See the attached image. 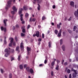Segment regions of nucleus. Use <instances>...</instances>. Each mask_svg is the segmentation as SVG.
I'll return each instance as SVG.
<instances>
[{
    "mask_svg": "<svg viewBox=\"0 0 78 78\" xmlns=\"http://www.w3.org/2000/svg\"><path fill=\"white\" fill-rule=\"evenodd\" d=\"M38 41L39 42H41V41H42V39H41V38H39L38 39Z\"/></svg>",
    "mask_w": 78,
    "mask_h": 78,
    "instance_id": "38",
    "label": "nucleus"
},
{
    "mask_svg": "<svg viewBox=\"0 0 78 78\" xmlns=\"http://www.w3.org/2000/svg\"><path fill=\"white\" fill-rule=\"evenodd\" d=\"M12 9L14 12H17V9L15 6H13Z\"/></svg>",
    "mask_w": 78,
    "mask_h": 78,
    "instance_id": "8",
    "label": "nucleus"
},
{
    "mask_svg": "<svg viewBox=\"0 0 78 78\" xmlns=\"http://www.w3.org/2000/svg\"><path fill=\"white\" fill-rule=\"evenodd\" d=\"M75 8H77V5H75Z\"/></svg>",
    "mask_w": 78,
    "mask_h": 78,
    "instance_id": "53",
    "label": "nucleus"
},
{
    "mask_svg": "<svg viewBox=\"0 0 78 78\" xmlns=\"http://www.w3.org/2000/svg\"><path fill=\"white\" fill-rule=\"evenodd\" d=\"M27 64H25L24 65V67L25 68V67H27Z\"/></svg>",
    "mask_w": 78,
    "mask_h": 78,
    "instance_id": "48",
    "label": "nucleus"
},
{
    "mask_svg": "<svg viewBox=\"0 0 78 78\" xmlns=\"http://www.w3.org/2000/svg\"><path fill=\"white\" fill-rule=\"evenodd\" d=\"M14 12V11H12L11 12V13L12 14H15V12Z\"/></svg>",
    "mask_w": 78,
    "mask_h": 78,
    "instance_id": "31",
    "label": "nucleus"
},
{
    "mask_svg": "<svg viewBox=\"0 0 78 78\" xmlns=\"http://www.w3.org/2000/svg\"><path fill=\"white\" fill-rule=\"evenodd\" d=\"M27 51L28 52V55L30 53V50H31V49L30 48L28 47H27Z\"/></svg>",
    "mask_w": 78,
    "mask_h": 78,
    "instance_id": "12",
    "label": "nucleus"
},
{
    "mask_svg": "<svg viewBox=\"0 0 78 78\" xmlns=\"http://www.w3.org/2000/svg\"><path fill=\"white\" fill-rule=\"evenodd\" d=\"M20 69H22L23 68V66H22V65H20Z\"/></svg>",
    "mask_w": 78,
    "mask_h": 78,
    "instance_id": "26",
    "label": "nucleus"
},
{
    "mask_svg": "<svg viewBox=\"0 0 78 78\" xmlns=\"http://www.w3.org/2000/svg\"><path fill=\"white\" fill-rule=\"evenodd\" d=\"M45 19H46V18L44 16H43L42 17V20H45Z\"/></svg>",
    "mask_w": 78,
    "mask_h": 78,
    "instance_id": "30",
    "label": "nucleus"
},
{
    "mask_svg": "<svg viewBox=\"0 0 78 78\" xmlns=\"http://www.w3.org/2000/svg\"><path fill=\"white\" fill-rule=\"evenodd\" d=\"M16 28H18V27H19V26L18 24H16Z\"/></svg>",
    "mask_w": 78,
    "mask_h": 78,
    "instance_id": "39",
    "label": "nucleus"
},
{
    "mask_svg": "<svg viewBox=\"0 0 78 78\" xmlns=\"http://www.w3.org/2000/svg\"><path fill=\"white\" fill-rule=\"evenodd\" d=\"M65 78H67V75H65Z\"/></svg>",
    "mask_w": 78,
    "mask_h": 78,
    "instance_id": "61",
    "label": "nucleus"
},
{
    "mask_svg": "<svg viewBox=\"0 0 78 78\" xmlns=\"http://www.w3.org/2000/svg\"><path fill=\"white\" fill-rule=\"evenodd\" d=\"M67 62H65L64 64V65H65V66H66V65H67Z\"/></svg>",
    "mask_w": 78,
    "mask_h": 78,
    "instance_id": "56",
    "label": "nucleus"
},
{
    "mask_svg": "<svg viewBox=\"0 0 78 78\" xmlns=\"http://www.w3.org/2000/svg\"><path fill=\"white\" fill-rule=\"evenodd\" d=\"M19 46L16 47V51H19Z\"/></svg>",
    "mask_w": 78,
    "mask_h": 78,
    "instance_id": "25",
    "label": "nucleus"
},
{
    "mask_svg": "<svg viewBox=\"0 0 78 78\" xmlns=\"http://www.w3.org/2000/svg\"><path fill=\"white\" fill-rule=\"evenodd\" d=\"M7 21V20H4V23L5 25H6V22Z\"/></svg>",
    "mask_w": 78,
    "mask_h": 78,
    "instance_id": "27",
    "label": "nucleus"
},
{
    "mask_svg": "<svg viewBox=\"0 0 78 78\" xmlns=\"http://www.w3.org/2000/svg\"><path fill=\"white\" fill-rule=\"evenodd\" d=\"M12 0H10L9 1L7 2V5L5 7L6 9H7L9 8V6H10V4H11V2H12Z\"/></svg>",
    "mask_w": 78,
    "mask_h": 78,
    "instance_id": "4",
    "label": "nucleus"
},
{
    "mask_svg": "<svg viewBox=\"0 0 78 78\" xmlns=\"http://www.w3.org/2000/svg\"><path fill=\"white\" fill-rule=\"evenodd\" d=\"M9 40H10V43L9 44V47H11V46H12V44L13 45H14V46L16 45V43H15V42H13L14 39L12 38H9Z\"/></svg>",
    "mask_w": 78,
    "mask_h": 78,
    "instance_id": "2",
    "label": "nucleus"
},
{
    "mask_svg": "<svg viewBox=\"0 0 78 78\" xmlns=\"http://www.w3.org/2000/svg\"><path fill=\"white\" fill-rule=\"evenodd\" d=\"M1 73H3V72H4V71L2 69H1Z\"/></svg>",
    "mask_w": 78,
    "mask_h": 78,
    "instance_id": "40",
    "label": "nucleus"
},
{
    "mask_svg": "<svg viewBox=\"0 0 78 78\" xmlns=\"http://www.w3.org/2000/svg\"><path fill=\"white\" fill-rule=\"evenodd\" d=\"M67 73H70V70H69V69H68L67 70V68H66L65 69V72H67Z\"/></svg>",
    "mask_w": 78,
    "mask_h": 78,
    "instance_id": "15",
    "label": "nucleus"
},
{
    "mask_svg": "<svg viewBox=\"0 0 78 78\" xmlns=\"http://www.w3.org/2000/svg\"><path fill=\"white\" fill-rule=\"evenodd\" d=\"M73 18V16H71L68 19L69 21H70L72 20V19Z\"/></svg>",
    "mask_w": 78,
    "mask_h": 78,
    "instance_id": "24",
    "label": "nucleus"
},
{
    "mask_svg": "<svg viewBox=\"0 0 78 78\" xmlns=\"http://www.w3.org/2000/svg\"><path fill=\"white\" fill-rule=\"evenodd\" d=\"M29 67H28L26 68V70H27L28 71V70H29Z\"/></svg>",
    "mask_w": 78,
    "mask_h": 78,
    "instance_id": "49",
    "label": "nucleus"
},
{
    "mask_svg": "<svg viewBox=\"0 0 78 78\" xmlns=\"http://www.w3.org/2000/svg\"><path fill=\"white\" fill-rule=\"evenodd\" d=\"M51 75L52 76H53V72L52 71H51Z\"/></svg>",
    "mask_w": 78,
    "mask_h": 78,
    "instance_id": "45",
    "label": "nucleus"
},
{
    "mask_svg": "<svg viewBox=\"0 0 78 78\" xmlns=\"http://www.w3.org/2000/svg\"><path fill=\"white\" fill-rule=\"evenodd\" d=\"M22 31L23 33H25V29L23 28L22 30Z\"/></svg>",
    "mask_w": 78,
    "mask_h": 78,
    "instance_id": "37",
    "label": "nucleus"
},
{
    "mask_svg": "<svg viewBox=\"0 0 78 78\" xmlns=\"http://www.w3.org/2000/svg\"><path fill=\"white\" fill-rule=\"evenodd\" d=\"M33 36L34 37V36H36L37 37H39V32L38 31H37L36 34H34Z\"/></svg>",
    "mask_w": 78,
    "mask_h": 78,
    "instance_id": "7",
    "label": "nucleus"
},
{
    "mask_svg": "<svg viewBox=\"0 0 78 78\" xmlns=\"http://www.w3.org/2000/svg\"><path fill=\"white\" fill-rule=\"evenodd\" d=\"M74 3H75L73 1H71L70 2V5H71V6H73V7H74Z\"/></svg>",
    "mask_w": 78,
    "mask_h": 78,
    "instance_id": "13",
    "label": "nucleus"
},
{
    "mask_svg": "<svg viewBox=\"0 0 78 78\" xmlns=\"http://www.w3.org/2000/svg\"><path fill=\"white\" fill-rule=\"evenodd\" d=\"M20 47L21 48V50L23 51V49L24 48V47H23V42H21L20 44Z\"/></svg>",
    "mask_w": 78,
    "mask_h": 78,
    "instance_id": "6",
    "label": "nucleus"
},
{
    "mask_svg": "<svg viewBox=\"0 0 78 78\" xmlns=\"http://www.w3.org/2000/svg\"><path fill=\"white\" fill-rule=\"evenodd\" d=\"M68 31L69 32V33H71L72 32L71 31V30H68Z\"/></svg>",
    "mask_w": 78,
    "mask_h": 78,
    "instance_id": "60",
    "label": "nucleus"
},
{
    "mask_svg": "<svg viewBox=\"0 0 78 78\" xmlns=\"http://www.w3.org/2000/svg\"><path fill=\"white\" fill-rule=\"evenodd\" d=\"M64 60H62V64H64Z\"/></svg>",
    "mask_w": 78,
    "mask_h": 78,
    "instance_id": "51",
    "label": "nucleus"
},
{
    "mask_svg": "<svg viewBox=\"0 0 78 78\" xmlns=\"http://www.w3.org/2000/svg\"><path fill=\"white\" fill-rule=\"evenodd\" d=\"M61 23H60L58 24H57V27L58 28H61Z\"/></svg>",
    "mask_w": 78,
    "mask_h": 78,
    "instance_id": "16",
    "label": "nucleus"
},
{
    "mask_svg": "<svg viewBox=\"0 0 78 78\" xmlns=\"http://www.w3.org/2000/svg\"><path fill=\"white\" fill-rule=\"evenodd\" d=\"M76 27L74 26V28H73V31H75V30H76Z\"/></svg>",
    "mask_w": 78,
    "mask_h": 78,
    "instance_id": "33",
    "label": "nucleus"
},
{
    "mask_svg": "<svg viewBox=\"0 0 78 78\" xmlns=\"http://www.w3.org/2000/svg\"><path fill=\"white\" fill-rule=\"evenodd\" d=\"M74 14L75 15V16L76 17H77V16H78V9L77 10V11H75Z\"/></svg>",
    "mask_w": 78,
    "mask_h": 78,
    "instance_id": "14",
    "label": "nucleus"
},
{
    "mask_svg": "<svg viewBox=\"0 0 78 78\" xmlns=\"http://www.w3.org/2000/svg\"><path fill=\"white\" fill-rule=\"evenodd\" d=\"M22 11H23V9L22 8H20L19 9V11H18V14L19 15H20V19L21 21H22V23H25V21H23V18L22 17V16H23V14H21L22 13Z\"/></svg>",
    "mask_w": 78,
    "mask_h": 78,
    "instance_id": "1",
    "label": "nucleus"
},
{
    "mask_svg": "<svg viewBox=\"0 0 78 78\" xmlns=\"http://www.w3.org/2000/svg\"><path fill=\"white\" fill-rule=\"evenodd\" d=\"M12 29L13 30H15V27L13 26L12 27Z\"/></svg>",
    "mask_w": 78,
    "mask_h": 78,
    "instance_id": "57",
    "label": "nucleus"
},
{
    "mask_svg": "<svg viewBox=\"0 0 78 78\" xmlns=\"http://www.w3.org/2000/svg\"><path fill=\"white\" fill-rule=\"evenodd\" d=\"M71 78V74H70L69 76V78Z\"/></svg>",
    "mask_w": 78,
    "mask_h": 78,
    "instance_id": "54",
    "label": "nucleus"
},
{
    "mask_svg": "<svg viewBox=\"0 0 78 78\" xmlns=\"http://www.w3.org/2000/svg\"><path fill=\"white\" fill-rule=\"evenodd\" d=\"M63 41L61 39L60 40V44H62V42H63Z\"/></svg>",
    "mask_w": 78,
    "mask_h": 78,
    "instance_id": "35",
    "label": "nucleus"
},
{
    "mask_svg": "<svg viewBox=\"0 0 78 78\" xmlns=\"http://www.w3.org/2000/svg\"><path fill=\"white\" fill-rule=\"evenodd\" d=\"M72 71H73L74 72V73H73V77H74V78H75V77L76 76V75L77 74V73H76V71L73 69H72Z\"/></svg>",
    "mask_w": 78,
    "mask_h": 78,
    "instance_id": "5",
    "label": "nucleus"
},
{
    "mask_svg": "<svg viewBox=\"0 0 78 78\" xmlns=\"http://www.w3.org/2000/svg\"><path fill=\"white\" fill-rule=\"evenodd\" d=\"M12 78V74H10L9 75V78Z\"/></svg>",
    "mask_w": 78,
    "mask_h": 78,
    "instance_id": "36",
    "label": "nucleus"
},
{
    "mask_svg": "<svg viewBox=\"0 0 78 78\" xmlns=\"http://www.w3.org/2000/svg\"><path fill=\"white\" fill-rule=\"evenodd\" d=\"M56 6H55V5H54L53 7H52V8H53V9H55V8Z\"/></svg>",
    "mask_w": 78,
    "mask_h": 78,
    "instance_id": "46",
    "label": "nucleus"
},
{
    "mask_svg": "<svg viewBox=\"0 0 78 78\" xmlns=\"http://www.w3.org/2000/svg\"><path fill=\"white\" fill-rule=\"evenodd\" d=\"M1 29L2 31H3L5 32H6V29L5 28L3 27H1Z\"/></svg>",
    "mask_w": 78,
    "mask_h": 78,
    "instance_id": "10",
    "label": "nucleus"
},
{
    "mask_svg": "<svg viewBox=\"0 0 78 78\" xmlns=\"http://www.w3.org/2000/svg\"><path fill=\"white\" fill-rule=\"evenodd\" d=\"M50 33V31L48 30V31L47 33L48 34H49Z\"/></svg>",
    "mask_w": 78,
    "mask_h": 78,
    "instance_id": "62",
    "label": "nucleus"
},
{
    "mask_svg": "<svg viewBox=\"0 0 78 78\" xmlns=\"http://www.w3.org/2000/svg\"><path fill=\"white\" fill-rule=\"evenodd\" d=\"M58 37H61V29L60 30L57 35Z\"/></svg>",
    "mask_w": 78,
    "mask_h": 78,
    "instance_id": "11",
    "label": "nucleus"
},
{
    "mask_svg": "<svg viewBox=\"0 0 78 78\" xmlns=\"http://www.w3.org/2000/svg\"><path fill=\"white\" fill-rule=\"evenodd\" d=\"M38 28H41V26H38Z\"/></svg>",
    "mask_w": 78,
    "mask_h": 78,
    "instance_id": "64",
    "label": "nucleus"
},
{
    "mask_svg": "<svg viewBox=\"0 0 78 78\" xmlns=\"http://www.w3.org/2000/svg\"><path fill=\"white\" fill-rule=\"evenodd\" d=\"M57 63H59V61L57 60Z\"/></svg>",
    "mask_w": 78,
    "mask_h": 78,
    "instance_id": "58",
    "label": "nucleus"
},
{
    "mask_svg": "<svg viewBox=\"0 0 78 78\" xmlns=\"http://www.w3.org/2000/svg\"><path fill=\"white\" fill-rule=\"evenodd\" d=\"M37 9L39 11L40 10V5H38V6L37 7Z\"/></svg>",
    "mask_w": 78,
    "mask_h": 78,
    "instance_id": "34",
    "label": "nucleus"
},
{
    "mask_svg": "<svg viewBox=\"0 0 78 78\" xmlns=\"http://www.w3.org/2000/svg\"><path fill=\"white\" fill-rule=\"evenodd\" d=\"M55 69L56 70H59V66L58 65H57Z\"/></svg>",
    "mask_w": 78,
    "mask_h": 78,
    "instance_id": "19",
    "label": "nucleus"
},
{
    "mask_svg": "<svg viewBox=\"0 0 78 78\" xmlns=\"http://www.w3.org/2000/svg\"><path fill=\"white\" fill-rule=\"evenodd\" d=\"M51 24L52 25H54V23H51Z\"/></svg>",
    "mask_w": 78,
    "mask_h": 78,
    "instance_id": "63",
    "label": "nucleus"
},
{
    "mask_svg": "<svg viewBox=\"0 0 78 78\" xmlns=\"http://www.w3.org/2000/svg\"><path fill=\"white\" fill-rule=\"evenodd\" d=\"M36 1H37V3H40L41 1H39V0H33V3L34 4H36Z\"/></svg>",
    "mask_w": 78,
    "mask_h": 78,
    "instance_id": "9",
    "label": "nucleus"
},
{
    "mask_svg": "<svg viewBox=\"0 0 78 78\" xmlns=\"http://www.w3.org/2000/svg\"><path fill=\"white\" fill-rule=\"evenodd\" d=\"M20 58H21V55H19L18 56V61H20Z\"/></svg>",
    "mask_w": 78,
    "mask_h": 78,
    "instance_id": "22",
    "label": "nucleus"
},
{
    "mask_svg": "<svg viewBox=\"0 0 78 78\" xmlns=\"http://www.w3.org/2000/svg\"><path fill=\"white\" fill-rule=\"evenodd\" d=\"M12 53H14V50L13 49H12Z\"/></svg>",
    "mask_w": 78,
    "mask_h": 78,
    "instance_id": "52",
    "label": "nucleus"
},
{
    "mask_svg": "<svg viewBox=\"0 0 78 78\" xmlns=\"http://www.w3.org/2000/svg\"><path fill=\"white\" fill-rule=\"evenodd\" d=\"M6 43H7L6 41V40H5L4 41V44H6Z\"/></svg>",
    "mask_w": 78,
    "mask_h": 78,
    "instance_id": "43",
    "label": "nucleus"
},
{
    "mask_svg": "<svg viewBox=\"0 0 78 78\" xmlns=\"http://www.w3.org/2000/svg\"><path fill=\"white\" fill-rule=\"evenodd\" d=\"M29 16V15L28 14V13H26L25 14V17H26V18L28 17Z\"/></svg>",
    "mask_w": 78,
    "mask_h": 78,
    "instance_id": "21",
    "label": "nucleus"
},
{
    "mask_svg": "<svg viewBox=\"0 0 78 78\" xmlns=\"http://www.w3.org/2000/svg\"><path fill=\"white\" fill-rule=\"evenodd\" d=\"M65 48H66V46H65V45H63L62 46V48L63 51H65L66 50Z\"/></svg>",
    "mask_w": 78,
    "mask_h": 78,
    "instance_id": "17",
    "label": "nucleus"
},
{
    "mask_svg": "<svg viewBox=\"0 0 78 78\" xmlns=\"http://www.w3.org/2000/svg\"><path fill=\"white\" fill-rule=\"evenodd\" d=\"M42 38H44V34H42Z\"/></svg>",
    "mask_w": 78,
    "mask_h": 78,
    "instance_id": "41",
    "label": "nucleus"
},
{
    "mask_svg": "<svg viewBox=\"0 0 78 78\" xmlns=\"http://www.w3.org/2000/svg\"><path fill=\"white\" fill-rule=\"evenodd\" d=\"M15 39H16V41H17V37H15Z\"/></svg>",
    "mask_w": 78,
    "mask_h": 78,
    "instance_id": "50",
    "label": "nucleus"
},
{
    "mask_svg": "<svg viewBox=\"0 0 78 78\" xmlns=\"http://www.w3.org/2000/svg\"><path fill=\"white\" fill-rule=\"evenodd\" d=\"M54 32L55 34H58V30H55Z\"/></svg>",
    "mask_w": 78,
    "mask_h": 78,
    "instance_id": "20",
    "label": "nucleus"
},
{
    "mask_svg": "<svg viewBox=\"0 0 78 78\" xmlns=\"http://www.w3.org/2000/svg\"><path fill=\"white\" fill-rule=\"evenodd\" d=\"M5 52L6 53V54H5V57H8V56H9V53H10V52H9V51L7 49H5Z\"/></svg>",
    "mask_w": 78,
    "mask_h": 78,
    "instance_id": "3",
    "label": "nucleus"
},
{
    "mask_svg": "<svg viewBox=\"0 0 78 78\" xmlns=\"http://www.w3.org/2000/svg\"><path fill=\"white\" fill-rule=\"evenodd\" d=\"M33 21H35V20H36V19L34 18L33 20H32Z\"/></svg>",
    "mask_w": 78,
    "mask_h": 78,
    "instance_id": "59",
    "label": "nucleus"
},
{
    "mask_svg": "<svg viewBox=\"0 0 78 78\" xmlns=\"http://www.w3.org/2000/svg\"><path fill=\"white\" fill-rule=\"evenodd\" d=\"M30 72L31 73H34V71L33 69H30Z\"/></svg>",
    "mask_w": 78,
    "mask_h": 78,
    "instance_id": "18",
    "label": "nucleus"
},
{
    "mask_svg": "<svg viewBox=\"0 0 78 78\" xmlns=\"http://www.w3.org/2000/svg\"><path fill=\"white\" fill-rule=\"evenodd\" d=\"M54 64H55V62L53 61L51 63V65L53 66H54Z\"/></svg>",
    "mask_w": 78,
    "mask_h": 78,
    "instance_id": "29",
    "label": "nucleus"
},
{
    "mask_svg": "<svg viewBox=\"0 0 78 78\" xmlns=\"http://www.w3.org/2000/svg\"><path fill=\"white\" fill-rule=\"evenodd\" d=\"M21 36H22V37H23L24 36H25V34L23 33H21Z\"/></svg>",
    "mask_w": 78,
    "mask_h": 78,
    "instance_id": "32",
    "label": "nucleus"
},
{
    "mask_svg": "<svg viewBox=\"0 0 78 78\" xmlns=\"http://www.w3.org/2000/svg\"><path fill=\"white\" fill-rule=\"evenodd\" d=\"M23 8L24 9H25V10H26V9H27V7L26 6H24L23 7Z\"/></svg>",
    "mask_w": 78,
    "mask_h": 78,
    "instance_id": "28",
    "label": "nucleus"
},
{
    "mask_svg": "<svg viewBox=\"0 0 78 78\" xmlns=\"http://www.w3.org/2000/svg\"><path fill=\"white\" fill-rule=\"evenodd\" d=\"M47 62V60H44V64H46Z\"/></svg>",
    "mask_w": 78,
    "mask_h": 78,
    "instance_id": "42",
    "label": "nucleus"
},
{
    "mask_svg": "<svg viewBox=\"0 0 78 78\" xmlns=\"http://www.w3.org/2000/svg\"><path fill=\"white\" fill-rule=\"evenodd\" d=\"M13 60H14V58L13 57H12V58L11 61H13Z\"/></svg>",
    "mask_w": 78,
    "mask_h": 78,
    "instance_id": "44",
    "label": "nucleus"
},
{
    "mask_svg": "<svg viewBox=\"0 0 78 78\" xmlns=\"http://www.w3.org/2000/svg\"><path fill=\"white\" fill-rule=\"evenodd\" d=\"M30 27V25H28L27 26V29H29Z\"/></svg>",
    "mask_w": 78,
    "mask_h": 78,
    "instance_id": "47",
    "label": "nucleus"
},
{
    "mask_svg": "<svg viewBox=\"0 0 78 78\" xmlns=\"http://www.w3.org/2000/svg\"><path fill=\"white\" fill-rule=\"evenodd\" d=\"M51 41H50L49 42V45H48L49 47H51Z\"/></svg>",
    "mask_w": 78,
    "mask_h": 78,
    "instance_id": "23",
    "label": "nucleus"
},
{
    "mask_svg": "<svg viewBox=\"0 0 78 78\" xmlns=\"http://www.w3.org/2000/svg\"><path fill=\"white\" fill-rule=\"evenodd\" d=\"M43 66V65H42V64H41L39 65V66L40 67H41V66Z\"/></svg>",
    "mask_w": 78,
    "mask_h": 78,
    "instance_id": "55",
    "label": "nucleus"
}]
</instances>
